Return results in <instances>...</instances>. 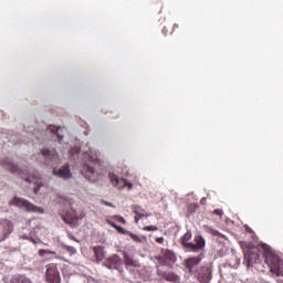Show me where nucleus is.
Here are the masks:
<instances>
[{
  "label": "nucleus",
  "mask_w": 283,
  "mask_h": 283,
  "mask_svg": "<svg viewBox=\"0 0 283 283\" xmlns=\"http://www.w3.org/2000/svg\"><path fill=\"white\" fill-rule=\"evenodd\" d=\"M70 154H71V156L81 154V147L75 146V147L71 148Z\"/></svg>",
  "instance_id": "nucleus-28"
},
{
  "label": "nucleus",
  "mask_w": 283,
  "mask_h": 283,
  "mask_svg": "<svg viewBox=\"0 0 283 283\" xmlns=\"http://www.w3.org/2000/svg\"><path fill=\"white\" fill-rule=\"evenodd\" d=\"M54 253H55L54 251H50V250H43V249L39 250V255L42 256V258L45 254L54 255Z\"/></svg>",
  "instance_id": "nucleus-27"
},
{
  "label": "nucleus",
  "mask_w": 283,
  "mask_h": 283,
  "mask_svg": "<svg viewBox=\"0 0 283 283\" xmlns=\"http://www.w3.org/2000/svg\"><path fill=\"white\" fill-rule=\"evenodd\" d=\"M11 283H32V281L24 275H18L11 280Z\"/></svg>",
  "instance_id": "nucleus-24"
},
{
  "label": "nucleus",
  "mask_w": 283,
  "mask_h": 283,
  "mask_svg": "<svg viewBox=\"0 0 283 283\" xmlns=\"http://www.w3.org/2000/svg\"><path fill=\"white\" fill-rule=\"evenodd\" d=\"M0 165L4 169H8L10 174L20 176V178L25 180V182H34L36 187L33 188V192L39 193V189H41V177L39 175L34 176V175H30V172L28 171H22V169L19 168V166L14 164V161H12V159H10L9 157H6L4 159H2L0 161Z\"/></svg>",
  "instance_id": "nucleus-1"
},
{
  "label": "nucleus",
  "mask_w": 283,
  "mask_h": 283,
  "mask_svg": "<svg viewBox=\"0 0 283 283\" xmlns=\"http://www.w3.org/2000/svg\"><path fill=\"white\" fill-rule=\"evenodd\" d=\"M107 224H109V227H113V229H116L117 232H119L122 235H127L129 233L128 230H126L125 228L116 224L114 221L112 220H106Z\"/></svg>",
  "instance_id": "nucleus-21"
},
{
  "label": "nucleus",
  "mask_w": 283,
  "mask_h": 283,
  "mask_svg": "<svg viewBox=\"0 0 283 283\" xmlns=\"http://www.w3.org/2000/svg\"><path fill=\"white\" fill-rule=\"evenodd\" d=\"M53 174L55 176H59L60 178H64V180H67V178H72V171L70 170V165H65L57 170L56 168H54Z\"/></svg>",
  "instance_id": "nucleus-15"
},
{
  "label": "nucleus",
  "mask_w": 283,
  "mask_h": 283,
  "mask_svg": "<svg viewBox=\"0 0 283 283\" xmlns=\"http://www.w3.org/2000/svg\"><path fill=\"white\" fill-rule=\"evenodd\" d=\"M112 220H116L117 222H120L122 224H127V221L125 220V218H123L120 216H113Z\"/></svg>",
  "instance_id": "nucleus-26"
},
{
  "label": "nucleus",
  "mask_w": 283,
  "mask_h": 283,
  "mask_svg": "<svg viewBox=\"0 0 283 283\" xmlns=\"http://www.w3.org/2000/svg\"><path fill=\"white\" fill-rule=\"evenodd\" d=\"M202 262V256H195L186 260V268L188 269L189 273H193V269H196L197 264Z\"/></svg>",
  "instance_id": "nucleus-18"
},
{
  "label": "nucleus",
  "mask_w": 283,
  "mask_h": 283,
  "mask_svg": "<svg viewBox=\"0 0 283 283\" xmlns=\"http://www.w3.org/2000/svg\"><path fill=\"white\" fill-rule=\"evenodd\" d=\"M198 203H190L187 206L188 213H196L198 211Z\"/></svg>",
  "instance_id": "nucleus-25"
},
{
  "label": "nucleus",
  "mask_w": 283,
  "mask_h": 283,
  "mask_svg": "<svg viewBox=\"0 0 283 283\" xmlns=\"http://www.w3.org/2000/svg\"><path fill=\"white\" fill-rule=\"evenodd\" d=\"M104 264L106 269H115L116 271H120V269H123V259H120L118 254H115L108 258Z\"/></svg>",
  "instance_id": "nucleus-11"
},
{
  "label": "nucleus",
  "mask_w": 283,
  "mask_h": 283,
  "mask_svg": "<svg viewBox=\"0 0 283 283\" xmlns=\"http://www.w3.org/2000/svg\"><path fill=\"white\" fill-rule=\"evenodd\" d=\"M46 281L50 283H61V274L56 264L51 263L46 268Z\"/></svg>",
  "instance_id": "nucleus-9"
},
{
  "label": "nucleus",
  "mask_w": 283,
  "mask_h": 283,
  "mask_svg": "<svg viewBox=\"0 0 283 283\" xmlns=\"http://www.w3.org/2000/svg\"><path fill=\"white\" fill-rule=\"evenodd\" d=\"M176 28H178V24H174V30H176Z\"/></svg>",
  "instance_id": "nucleus-37"
},
{
  "label": "nucleus",
  "mask_w": 283,
  "mask_h": 283,
  "mask_svg": "<svg viewBox=\"0 0 283 283\" xmlns=\"http://www.w3.org/2000/svg\"><path fill=\"white\" fill-rule=\"evenodd\" d=\"M144 231H158V227L156 226H146L143 228Z\"/></svg>",
  "instance_id": "nucleus-30"
},
{
  "label": "nucleus",
  "mask_w": 283,
  "mask_h": 283,
  "mask_svg": "<svg viewBox=\"0 0 283 283\" xmlns=\"http://www.w3.org/2000/svg\"><path fill=\"white\" fill-rule=\"evenodd\" d=\"M260 258H262V251L258 248H248L244 251L243 264L249 269V266H253V264H258L260 262Z\"/></svg>",
  "instance_id": "nucleus-6"
},
{
  "label": "nucleus",
  "mask_w": 283,
  "mask_h": 283,
  "mask_svg": "<svg viewBox=\"0 0 283 283\" xmlns=\"http://www.w3.org/2000/svg\"><path fill=\"white\" fill-rule=\"evenodd\" d=\"M210 233H211V235H220V232L214 229H210Z\"/></svg>",
  "instance_id": "nucleus-34"
},
{
  "label": "nucleus",
  "mask_w": 283,
  "mask_h": 283,
  "mask_svg": "<svg viewBox=\"0 0 283 283\" xmlns=\"http://www.w3.org/2000/svg\"><path fill=\"white\" fill-rule=\"evenodd\" d=\"M9 205H12L13 207H19L20 209H25V211H32L33 213H43V209L34 206V203L21 197H14Z\"/></svg>",
  "instance_id": "nucleus-5"
},
{
  "label": "nucleus",
  "mask_w": 283,
  "mask_h": 283,
  "mask_svg": "<svg viewBox=\"0 0 283 283\" xmlns=\"http://www.w3.org/2000/svg\"><path fill=\"white\" fill-rule=\"evenodd\" d=\"M66 249H67V251H71L72 253H74V248L67 247Z\"/></svg>",
  "instance_id": "nucleus-36"
},
{
  "label": "nucleus",
  "mask_w": 283,
  "mask_h": 283,
  "mask_svg": "<svg viewBox=\"0 0 283 283\" xmlns=\"http://www.w3.org/2000/svg\"><path fill=\"white\" fill-rule=\"evenodd\" d=\"M62 130H63V128H61V127L56 128V126H53V125L49 126V128H48V132H50L51 134H55L57 136L59 140H61L63 138V135H61Z\"/></svg>",
  "instance_id": "nucleus-23"
},
{
  "label": "nucleus",
  "mask_w": 283,
  "mask_h": 283,
  "mask_svg": "<svg viewBox=\"0 0 283 283\" xmlns=\"http://www.w3.org/2000/svg\"><path fill=\"white\" fill-rule=\"evenodd\" d=\"M102 205H105V207H114V205H112V203L108 202V201H102Z\"/></svg>",
  "instance_id": "nucleus-35"
},
{
  "label": "nucleus",
  "mask_w": 283,
  "mask_h": 283,
  "mask_svg": "<svg viewBox=\"0 0 283 283\" xmlns=\"http://www.w3.org/2000/svg\"><path fill=\"white\" fill-rule=\"evenodd\" d=\"M155 242H157V244H165V238L163 237L156 238Z\"/></svg>",
  "instance_id": "nucleus-32"
},
{
  "label": "nucleus",
  "mask_w": 283,
  "mask_h": 283,
  "mask_svg": "<svg viewBox=\"0 0 283 283\" xmlns=\"http://www.w3.org/2000/svg\"><path fill=\"white\" fill-rule=\"evenodd\" d=\"M124 264L126 266H133L135 269L140 266V263H138V261L134 260V258H132V255H128L127 252H124Z\"/></svg>",
  "instance_id": "nucleus-19"
},
{
  "label": "nucleus",
  "mask_w": 283,
  "mask_h": 283,
  "mask_svg": "<svg viewBox=\"0 0 283 283\" xmlns=\"http://www.w3.org/2000/svg\"><path fill=\"white\" fill-rule=\"evenodd\" d=\"M157 260L161 264H174L176 262V254L170 250H165L161 252V255L157 256Z\"/></svg>",
  "instance_id": "nucleus-12"
},
{
  "label": "nucleus",
  "mask_w": 283,
  "mask_h": 283,
  "mask_svg": "<svg viewBox=\"0 0 283 283\" xmlns=\"http://www.w3.org/2000/svg\"><path fill=\"white\" fill-rule=\"evenodd\" d=\"M212 213L213 216H219V218H222L224 216V211H222V209H214Z\"/></svg>",
  "instance_id": "nucleus-29"
},
{
  "label": "nucleus",
  "mask_w": 283,
  "mask_h": 283,
  "mask_svg": "<svg viewBox=\"0 0 283 283\" xmlns=\"http://www.w3.org/2000/svg\"><path fill=\"white\" fill-rule=\"evenodd\" d=\"M61 202L62 208L59 210L60 218L65 222V224H70L72 229L78 227V220H83V218H85V212H81L78 214V212L72 208V200L67 198L62 199Z\"/></svg>",
  "instance_id": "nucleus-2"
},
{
  "label": "nucleus",
  "mask_w": 283,
  "mask_h": 283,
  "mask_svg": "<svg viewBox=\"0 0 283 283\" xmlns=\"http://www.w3.org/2000/svg\"><path fill=\"white\" fill-rule=\"evenodd\" d=\"M127 235L134 241L137 242V244H143V242H147V237H140L138 234H134V232L128 231Z\"/></svg>",
  "instance_id": "nucleus-22"
},
{
  "label": "nucleus",
  "mask_w": 283,
  "mask_h": 283,
  "mask_svg": "<svg viewBox=\"0 0 283 283\" xmlns=\"http://www.w3.org/2000/svg\"><path fill=\"white\" fill-rule=\"evenodd\" d=\"M133 213H135L136 224H138L140 218H149V213H147V211L143 207L137 205L133 206Z\"/></svg>",
  "instance_id": "nucleus-17"
},
{
  "label": "nucleus",
  "mask_w": 283,
  "mask_h": 283,
  "mask_svg": "<svg viewBox=\"0 0 283 283\" xmlns=\"http://www.w3.org/2000/svg\"><path fill=\"white\" fill-rule=\"evenodd\" d=\"M93 251H94L97 262H102V260H105V252L103 250V247H101V245L94 247Z\"/></svg>",
  "instance_id": "nucleus-20"
},
{
  "label": "nucleus",
  "mask_w": 283,
  "mask_h": 283,
  "mask_svg": "<svg viewBox=\"0 0 283 283\" xmlns=\"http://www.w3.org/2000/svg\"><path fill=\"white\" fill-rule=\"evenodd\" d=\"M211 273H212L211 265L201 266L198 271V281L200 283H210L213 277Z\"/></svg>",
  "instance_id": "nucleus-10"
},
{
  "label": "nucleus",
  "mask_w": 283,
  "mask_h": 283,
  "mask_svg": "<svg viewBox=\"0 0 283 283\" xmlns=\"http://www.w3.org/2000/svg\"><path fill=\"white\" fill-rule=\"evenodd\" d=\"M192 234L191 231H187L182 239H181V244H184V247L186 249H189L190 251H193L195 253H198V251H201V249H205L206 245V241L202 237H196L195 238V242H189V240H191Z\"/></svg>",
  "instance_id": "nucleus-4"
},
{
  "label": "nucleus",
  "mask_w": 283,
  "mask_h": 283,
  "mask_svg": "<svg viewBox=\"0 0 283 283\" xmlns=\"http://www.w3.org/2000/svg\"><path fill=\"white\" fill-rule=\"evenodd\" d=\"M12 231H14V223L12 221L8 219L0 221V242L8 240Z\"/></svg>",
  "instance_id": "nucleus-7"
},
{
  "label": "nucleus",
  "mask_w": 283,
  "mask_h": 283,
  "mask_svg": "<svg viewBox=\"0 0 283 283\" xmlns=\"http://www.w3.org/2000/svg\"><path fill=\"white\" fill-rule=\"evenodd\" d=\"M108 179L111 180L113 187H116L117 189H125V187H128V190L134 189L133 184L128 182L125 178L119 179L114 172L108 174Z\"/></svg>",
  "instance_id": "nucleus-8"
},
{
  "label": "nucleus",
  "mask_w": 283,
  "mask_h": 283,
  "mask_svg": "<svg viewBox=\"0 0 283 283\" xmlns=\"http://www.w3.org/2000/svg\"><path fill=\"white\" fill-rule=\"evenodd\" d=\"M265 264L270 268L271 273L274 275H283V261L272 252L264 253Z\"/></svg>",
  "instance_id": "nucleus-3"
},
{
  "label": "nucleus",
  "mask_w": 283,
  "mask_h": 283,
  "mask_svg": "<svg viewBox=\"0 0 283 283\" xmlns=\"http://www.w3.org/2000/svg\"><path fill=\"white\" fill-rule=\"evenodd\" d=\"M157 274L159 275V277H163V280H166V282H179L180 281V276H178V274H176L174 272H165V271L158 270Z\"/></svg>",
  "instance_id": "nucleus-16"
},
{
  "label": "nucleus",
  "mask_w": 283,
  "mask_h": 283,
  "mask_svg": "<svg viewBox=\"0 0 283 283\" xmlns=\"http://www.w3.org/2000/svg\"><path fill=\"white\" fill-rule=\"evenodd\" d=\"M91 163H92L93 165H97V163H98V157H91Z\"/></svg>",
  "instance_id": "nucleus-33"
},
{
  "label": "nucleus",
  "mask_w": 283,
  "mask_h": 283,
  "mask_svg": "<svg viewBox=\"0 0 283 283\" xmlns=\"http://www.w3.org/2000/svg\"><path fill=\"white\" fill-rule=\"evenodd\" d=\"M219 256L220 258H224V255H227V248H224V245L221 247L220 250H218Z\"/></svg>",
  "instance_id": "nucleus-31"
},
{
  "label": "nucleus",
  "mask_w": 283,
  "mask_h": 283,
  "mask_svg": "<svg viewBox=\"0 0 283 283\" xmlns=\"http://www.w3.org/2000/svg\"><path fill=\"white\" fill-rule=\"evenodd\" d=\"M41 154L46 165H52V163H56V160H59V155L56 154L55 150H50L48 148H44L41 150Z\"/></svg>",
  "instance_id": "nucleus-13"
},
{
  "label": "nucleus",
  "mask_w": 283,
  "mask_h": 283,
  "mask_svg": "<svg viewBox=\"0 0 283 283\" xmlns=\"http://www.w3.org/2000/svg\"><path fill=\"white\" fill-rule=\"evenodd\" d=\"M83 172L85 178H87L91 182L96 181L98 178V174L96 172L94 167H92L90 164H85L83 166Z\"/></svg>",
  "instance_id": "nucleus-14"
}]
</instances>
